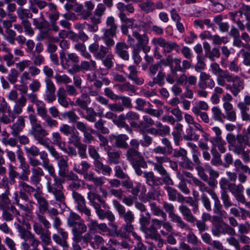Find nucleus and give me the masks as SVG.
<instances>
[{
    "mask_svg": "<svg viewBox=\"0 0 250 250\" xmlns=\"http://www.w3.org/2000/svg\"><path fill=\"white\" fill-rule=\"evenodd\" d=\"M57 100L59 104L62 107L66 108L68 106L67 100V94L63 88H59L57 91Z\"/></svg>",
    "mask_w": 250,
    "mask_h": 250,
    "instance_id": "72a5a7b5",
    "label": "nucleus"
},
{
    "mask_svg": "<svg viewBox=\"0 0 250 250\" xmlns=\"http://www.w3.org/2000/svg\"><path fill=\"white\" fill-rule=\"evenodd\" d=\"M43 168L47 170L49 174L53 178V183L48 181L46 183V189L49 193L53 195L54 200L50 201V204L55 208L66 206L65 196L63 193V187L59 179L58 178L55 168L50 161L43 165Z\"/></svg>",
    "mask_w": 250,
    "mask_h": 250,
    "instance_id": "f257e3e1",
    "label": "nucleus"
},
{
    "mask_svg": "<svg viewBox=\"0 0 250 250\" xmlns=\"http://www.w3.org/2000/svg\"><path fill=\"white\" fill-rule=\"evenodd\" d=\"M105 150L106 151L109 163L113 164L119 163L120 157V154L119 151L112 150L111 147L109 146L105 147Z\"/></svg>",
    "mask_w": 250,
    "mask_h": 250,
    "instance_id": "473e14b6",
    "label": "nucleus"
},
{
    "mask_svg": "<svg viewBox=\"0 0 250 250\" xmlns=\"http://www.w3.org/2000/svg\"><path fill=\"white\" fill-rule=\"evenodd\" d=\"M87 230V226L84 223L83 220L79 222L78 224L72 228V233L73 234L72 240L75 242H80L83 240V234Z\"/></svg>",
    "mask_w": 250,
    "mask_h": 250,
    "instance_id": "dca6fc26",
    "label": "nucleus"
},
{
    "mask_svg": "<svg viewBox=\"0 0 250 250\" xmlns=\"http://www.w3.org/2000/svg\"><path fill=\"white\" fill-rule=\"evenodd\" d=\"M38 115L43 120L49 116L47 113V110L45 107V104L43 101L36 105Z\"/></svg>",
    "mask_w": 250,
    "mask_h": 250,
    "instance_id": "8fccbe9b",
    "label": "nucleus"
},
{
    "mask_svg": "<svg viewBox=\"0 0 250 250\" xmlns=\"http://www.w3.org/2000/svg\"><path fill=\"white\" fill-rule=\"evenodd\" d=\"M230 77L226 78V88L229 90L234 97L238 95L244 88V81L237 75L233 76L229 74Z\"/></svg>",
    "mask_w": 250,
    "mask_h": 250,
    "instance_id": "39448f33",
    "label": "nucleus"
},
{
    "mask_svg": "<svg viewBox=\"0 0 250 250\" xmlns=\"http://www.w3.org/2000/svg\"><path fill=\"white\" fill-rule=\"evenodd\" d=\"M9 191H6L1 194L0 200V209L6 208L10 204L11 201L8 197Z\"/></svg>",
    "mask_w": 250,
    "mask_h": 250,
    "instance_id": "3c124183",
    "label": "nucleus"
},
{
    "mask_svg": "<svg viewBox=\"0 0 250 250\" xmlns=\"http://www.w3.org/2000/svg\"><path fill=\"white\" fill-rule=\"evenodd\" d=\"M18 16L21 21L27 20L28 18H31L32 14L30 10L22 7H19L17 10Z\"/></svg>",
    "mask_w": 250,
    "mask_h": 250,
    "instance_id": "09e8293b",
    "label": "nucleus"
},
{
    "mask_svg": "<svg viewBox=\"0 0 250 250\" xmlns=\"http://www.w3.org/2000/svg\"><path fill=\"white\" fill-rule=\"evenodd\" d=\"M95 167L97 171L100 173L101 172L103 175H110L112 171L111 168L108 165H104L100 161H97L96 163H94Z\"/></svg>",
    "mask_w": 250,
    "mask_h": 250,
    "instance_id": "e433bc0d",
    "label": "nucleus"
},
{
    "mask_svg": "<svg viewBox=\"0 0 250 250\" xmlns=\"http://www.w3.org/2000/svg\"><path fill=\"white\" fill-rule=\"evenodd\" d=\"M229 19L233 22H236L238 27L241 31H244L245 29V26L241 20L242 18L243 14L240 11V10L230 12L229 13Z\"/></svg>",
    "mask_w": 250,
    "mask_h": 250,
    "instance_id": "cd10ccee",
    "label": "nucleus"
},
{
    "mask_svg": "<svg viewBox=\"0 0 250 250\" xmlns=\"http://www.w3.org/2000/svg\"><path fill=\"white\" fill-rule=\"evenodd\" d=\"M83 242L86 243H89L91 247L95 250L98 249L101 245L104 244V241L103 238L96 233L90 234L85 233L83 235Z\"/></svg>",
    "mask_w": 250,
    "mask_h": 250,
    "instance_id": "f3484780",
    "label": "nucleus"
},
{
    "mask_svg": "<svg viewBox=\"0 0 250 250\" xmlns=\"http://www.w3.org/2000/svg\"><path fill=\"white\" fill-rule=\"evenodd\" d=\"M156 162L151 160H148L147 163L149 165L153 166L154 171L158 173L162 177L163 182L168 185H173V182L171 179L169 173L163 166V163H171L170 159L167 156H155Z\"/></svg>",
    "mask_w": 250,
    "mask_h": 250,
    "instance_id": "7ed1b4c3",
    "label": "nucleus"
},
{
    "mask_svg": "<svg viewBox=\"0 0 250 250\" xmlns=\"http://www.w3.org/2000/svg\"><path fill=\"white\" fill-rule=\"evenodd\" d=\"M185 202L192 207V211L194 214L199 213L197 199L193 200L191 197H187L185 198Z\"/></svg>",
    "mask_w": 250,
    "mask_h": 250,
    "instance_id": "13d9d810",
    "label": "nucleus"
},
{
    "mask_svg": "<svg viewBox=\"0 0 250 250\" xmlns=\"http://www.w3.org/2000/svg\"><path fill=\"white\" fill-rule=\"evenodd\" d=\"M179 210L188 222L194 223L196 221V217L193 215L191 210L187 206H180Z\"/></svg>",
    "mask_w": 250,
    "mask_h": 250,
    "instance_id": "2f4dec72",
    "label": "nucleus"
},
{
    "mask_svg": "<svg viewBox=\"0 0 250 250\" xmlns=\"http://www.w3.org/2000/svg\"><path fill=\"white\" fill-rule=\"evenodd\" d=\"M51 136L53 144L58 146L60 149L63 146L65 143L63 141L62 138L59 132H53Z\"/></svg>",
    "mask_w": 250,
    "mask_h": 250,
    "instance_id": "c03bdc74",
    "label": "nucleus"
},
{
    "mask_svg": "<svg viewBox=\"0 0 250 250\" xmlns=\"http://www.w3.org/2000/svg\"><path fill=\"white\" fill-rule=\"evenodd\" d=\"M58 233L53 234L52 238L54 241L63 248V250H68L69 244L67 241L68 238V233L64 229H59Z\"/></svg>",
    "mask_w": 250,
    "mask_h": 250,
    "instance_id": "2eb2a0df",
    "label": "nucleus"
},
{
    "mask_svg": "<svg viewBox=\"0 0 250 250\" xmlns=\"http://www.w3.org/2000/svg\"><path fill=\"white\" fill-rule=\"evenodd\" d=\"M13 199L14 200V204L18 206L19 208L27 213H30L32 212L33 208V205L34 202L33 201H27V203L22 204L20 203V195L18 191H15L14 193Z\"/></svg>",
    "mask_w": 250,
    "mask_h": 250,
    "instance_id": "aec40b11",
    "label": "nucleus"
},
{
    "mask_svg": "<svg viewBox=\"0 0 250 250\" xmlns=\"http://www.w3.org/2000/svg\"><path fill=\"white\" fill-rule=\"evenodd\" d=\"M144 177L146 179V182L147 185L150 186H155L159 185L160 180L154 176V174L152 171H144Z\"/></svg>",
    "mask_w": 250,
    "mask_h": 250,
    "instance_id": "f704fd0d",
    "label": "nucleus"
},
{
    "mask_svg": "<svg viewBox=\"0 0 250 250\" xmlns=\"http://www.w3.org/2000/svg\"><path fill=\"white\" fill-rule=\"evenodd\" d=\"M75 130L74 126H70L67 124H62L59 127V131L66 136H68L73 133Z\"/></svg>",
    "mask_w": 250,
    "mask_h": 250,
    "instance_id": "4d7b16f0",
    "label": "nucleus"
},
{
    "mask_svg": "<svg viewBox=\"0 0 250 250\" xmlns=\"http://www.w3.org/2000/svg\"><path fill=\"white\" fill-rule=\"evenodd\" d=\"M209 71L217 76L216 81L217 84L221 86L226 85V78L230 77L229 72L228 70H224L218 63L215 62H212L210 65Z\"/></svg>",
    "mask_w": 250,
    "mask_h": 250,
    "instance_id": "0eeeda50",
    "label": "nucleus"
},
{
    "mask_svg": "<svg viewBox=\"0 0 250 250\" xmlns=\"http://www.w3.org/2000/svg\"><path fill=\"white\" fill-rule=\"evenodd\" d=\"M140 31L139 25H138V28H135L133 30L132 35L138 41V42L141 46L146 44H148L149 39L148 36L146 34L140 35L138 31Z\"/></svg>",
    "mask_w": 250,
    "mask_h": 250,
    "instance_id": "c9c22d12",
    "label": "nucleus"
},
{
    "mask_svg": "<svg viewBox=\"0 0 250 250\" xmlns=\"http://www.w3.org/2000/svg\"><path fill=\"white\" fill-rule=\"evenodd\" d=\"M19 75L18 70L15 68H12L7 76V79L11 83L14 84L17 82Z\"/></svg>",
    "mask_w": 250,
    "mask_h": 250,
    "instance_id": "0e129e2a",
    "label": "nucleus"
},
{
    "mask_svg": "<svg viewBox=\"0 0 250 250\" xmlns=\"http://www.w3.org/2000/svg\"><path fill=\"white\" fill-rule=\"evenodd\" d=\"M226 140L229 144V149L235 154L239 155L246 148V144L245 138L241 134L237 135L236 137L232 133L228 134Z\"/></svg>",
    "mask_w": 250,
    "mask_h": 250,
    "instance_id": "20e7f679",
    "label": "nucleus"
},
{
    "mask_svg": "<svg viewBox=\"0 0 250 250\" xmlns=\"http://www.w3.org/2000/svg\"><path fill=\"white\" fill-rule=\"evenodd\" d=\"M113 55L110 53L101 60L105 67L110 69L113 66Z\"/></svg>",
    "mask_w": 250,
    "mask_h": 250,
    "instance_id": "69168bd1",
    "label": "nucleus"
},
{
    "mask_svg": "<svg viewBox=\"0 0 250 250\" xmlns=\"http://www.w3.org/2000/svg\"><path fill=\"white\" fill-rule=\"evenodd\" d=\"M40 238L42 245H51L52 240L51 238V232L48 230H45L44 232L39 235Z\"/></svg>",
    "mask_w": 250,
    "mask_h": 250,
    "instance_id": "864d4df0",
    "label": "nucleus"
},
{
    "mask_svg": "<svg viewBox=\"0 0 250 250\" xmlns=\"http://www.w3.org/2000/svg\"><path fill=\"white\" fill-rule=\"evenodd\" d=\"M29 121L32 126L30 133L34 139L38 144L44 146L47 150L49 149L53 146L49 145V139L45 137L48 135V132L42 127L40 123H38L37 117L34 115L29 116Z\"/></svg>",
    "mask_w": 250,
    "mask_h": 250,
    "instance_id": "f03ea898",
    "label": "nucleus"
},
{
    "mask_svg": "<svg viewBox=\"0 0 250 250\" xmlns=\"http://www.w3.org/2000/svg\"><path fill=\"white\" fill-rule=\"evenodd\" d=\"M17 158L20 162L19 168L21 169V175L19 176V179L21 180H29L28 175L30 174L29 165L26 162V159L23 156L22 152L20 149L17 152Z\"/></svg>",
    "mask_w": 250,
    "mask_h": 250,
    "instance_id": "f8f14e48",
    "label": "nucleus"
},
{
    "mask_svg": "<svg viewBox=\"0 0 250 250\" xmlns=\"http://www.w3.org/2000/svg\"><path fill=\"white\" fill-rule=\"evenodd\" d=\"M33 24L35 28L41 30L47 29L48 28V22L46 20L39 21L37 19L35 18L33 19Z\"/></svg>",
    "mask_w": 250,
    "mask_h": 250,
    "instance_id": "e2e57ef3",
    "label": "nucleus"
},
{
    "mask_svg": "<svg viewBox=\"0 0 250 250\" xmlns=\"http://www.w3.org/2000/svg\"><path fill=\"white\" fill-rule=\"evenodd\" d=\"M50 155L57 161L59 175H64L65 171L68 170V158L67 156L62 155L53 146L48 150Z\"/></svg>",
    "mask_w": 250,
    "mask_h": 250,
    "instance_id": "423d86ee",
    "label": "nucleus"
},
{
    "mask_svg": "<svg viewBox=\"0 0 250 250\" xmlns=\"http://www.w3.org/2000/svg\"><path fill=\"white\" fill-rule=\"evenodd\" d=\"M213 144L217 146L221 153H224L226 151L225 146L226 143L224 141L222 137H214L213 139Z\"/></svg>",
    "mask_w": 250,
    "mask_h": 250,
    "instance_id": "6e6d98bb",
    "label": "nucleus"
},
{
    "mask_svg": "<svg viewBox=\"0 0 250 250\" xmlns=\"http://www.w3.org/2000/svg\"><path fill=\"white\" fill-rule=\"evenodd\" d=\"M128 49V46L125 42H117L115 48V53L122 59L128 61L129 59V54L127 50Z\"/></svg>",
    "mask_w": 250,
    "mask_h": 250,
    "instance_id": "5701e85b",
    "label": "nucleus"
},
{
    "mask_svg": "<svg viewBox=\"0 0 250 250\" xmlns=\"http://www.w3.org/2000/svg\"><path fill=\"white\" fill-rule=\"evenodd\" d=\"M171 220L173 222L177 223V226L180 227L182 229H184L185 230H187L188 229V226L186 223H185L181 217L178 215H175L173 216V217L171 218Z\"/></svg>",
    "mask_w": 250,
    "mask_h": 250,
    "instance_id": "052dcab7",
    "label": "nucleus"
},
{
    "mask_svg": "<svg viewBox=\"0 0 250 250\" xmlns=\"http://www.w3.org/2000/svg\"><path fill=\"white\" fill-rule=\"evenodd\" d=\"M118 15L121 21L126 24L128 27H130L132 30H134L135 28H138V24L137 23H134L133 20L127 18L124 12L119 13Z\"/></svg>",
    "mask_w": 250,
    "mask_h": 250,
    "instance_id": "49530a36",
    "label": "nucleus"
},
{
    "mask_svg": "<svg viewBox=\"0 0 250 250\" xmlns=\"http://www.w3.org/2000/svg\"><path fill=\"white\" fill-rule=\"evenodd\" d=\"M211 198L214 200L213 208V212L215 214H217L223 209L222 205L221 204L217 194L212 197Z\"/></svg>",
    "mask_w": 250,
    "mask_h": 250,
    "instance_id": "680f3d73",
    "label": "nucleus"
},
{
    "mask_svg": "<svg viewBox=\"0 0 250 250\" xmlns=\"http://www.w3.org/2000/svg\"><path fill=\"white\" fill-rule=\"evenodd\" d=\"M110 141L115 144V145L120 148H127L128 144L126 141L128 139V137L125 134H111L109 136Z\"/></svg>",
    "mask_w": 250,
    "mask_h": 250,
    "instance_id": "412c9836",
    "label": "nucleus"
},
{
    "mask_svg": "<svg viewBox=\"0 0 250 250\" xmlns=\"http://www.w3.org/2000/svg\"><path fill=\"white\" fill-rule=\"evenodd\" d=\"M80 68L83 71H92L96 69V62L90 59L89 62L82 61L80 65Z\"/></svg>",
    "mask_w": 250,
    "mask_h": 250,
    "instance_id": "37998d69",
    "label": "nucleus"
},
{
    "mask_svg": "<svg viewBox=\"0 0 250 250\" xmlns=\"http://www.w3.org/2000/svg\"><path fill=\"white\" fill-rule=\"evenodd\" d=\"M128 70L129 72L127 77L128 79L132 80L134 83L137 85H142L144 83L143 78L138 77V71H137V67L134 65H129L128 67Z\"/></svg>",
    "mask_w": 250,
    "mask_h": 250,
    "instance_id": "b1692460",
    "label": "nucleus"
},
{
    "mask_svg": "<svg viewBox=\"0 0 250 250\" xmlns=\"http://www.w3.org/2000/svg\"><path fill=\"white\" fill-rule=\"evenodd\" d=\"M31 64L30 60H24L16 63V68L20 72H23L26 68L29 67Z\"/></svg>",
    "mask_w": 250,
    "mask_h": 250,
    "instance_id": "774afa93",
    "label": "nucleus"
},
{
    "mask_svg": "<svg viewBox=\"0 0 250 250\" xmlns=\"http://www.w3.org/2000/svg\"><path fill=\"white\" fill-rule=\"evenodd\" d=\"M212 117L214 121L224 123L225 115L222 112L221 109L217 106H213L211 108Z\"/></svg>",
    "mask_w": 250,
    "mask_h": 250,
    "instance_id": "ea45409f",
    "label": "nucleus"
},
{
    "mask_svg": "<svg viewBox=\"0 0 250 250\" xmlns=\"http://www.w3.org/2000/svg\"><path fill=\"white\" fill-rule=\"evenodd\" d=\"M88 49L95 58L98 60L105 58L107 54L110 53L108 48L103 45L99 46L97 42L91 44L88 47Z\"/></svg>",
    "mask_w": 250,
    "mask_h": 250,
    "instance_id": "ddd939ff",
    "label": "nucleus"
},
{
    "mask_svg": "<svg viewBox=\"0 0 250 250\" xmlns=\"http://www.w3.org/2000/svg\"><path fill=\"white\" fill-rule=\"evenodd\" d=\"M146 124L144 122H140L138 125L139 132L143 136L144 141H141V145L144 147H148L152 141V138L147 135Z\"/></svg>",
    "mask_w": 250,
    "mask_h": 250,
    "instance_id": "a878e982",
    "label": "nucleus"
},
{
    "mask_svg": "<svg viewBox=\"0 0 250 250\" xmlns=\"http://www.w3.org/2000/svg\"><path fill=\"white\" fill-rule=\"evenodd\" d=\"M211 231L212 234L216 237H219L221 234L233 236L236 234L234 229L224 221L212 227Z\"/></svg>",
    "mask_w": 250,
    "mask_h": 250,
    "instance_id": "9d476101",
    "label": "nucleus"
},
{
    "mask_svg": "<svg viewBox=\"0 0 250 250\" xmlns=\"http://www.w3.org/2000/svg\"><path fill=\"white\" fill-rule=\"evenodd\" d=\"M27 100L23 95L20 96L15 103L12 113L15 117V118H16L18 115L21 114L22 113V108L25 106Z\"/></svg>",
    "mask_w": 250,
    "mask_h": 250,
    "instance_id": "393cba45",
    "label": "nucleus"
},
{
    "mask_svg": "<svg viewBox=\"0 0 250 250\" xmlns=\"http://www.w3.org/2000/svg\"><path fill=\"white\" fill-rule=\"evenodd\" d=\"M72 196L74 200L75 208L77 210L87 217L90 216L91 210L87 208L84 197L76 191H73Z\"/></svg>",
    "mask_w": 250,
    "mask_h": 250,
    "instance_id": "1a4fd4ad",
    "label": "nucleus"
},
{
    "mask_svg": "<svg viewBox=\"0 0 250 250\" xmlns=\"http://www.w3.org/2000/svg\"><path fill=\"white\" fill-rule=\"evenodd\" d=\"M91 102V100L87 93H82L80 97L78 98L75 103L71 104L75 106H78L83 109H86L88 107L87 105Z\"/></svg>",
    "mask_w": 250,
    "mask_h": 250,
    "instance_id": "c756f323",
    "label": "nucleus"
},
{
    "mask_svg": "<svg viewBox=\"0 0 250 250\" xmlns=\"http://www.w3.org/2000/svg\"><path fill=\"white\" fill-rule=\"evenodd\" d=\"M221 199L226 209H228L232 206V203L230 199L227 191H221Z\"/></svg>",
    "mask_w": 250,
    "mask_h": 250,
    "instance_id": "603ef678",
    "label": "nucleus"
},
{
    "mask_svg": "<svg viewBox=\"0 0 250 250\" xmlns=\"http://www.w3.org/2000/svg\"><path fill=\"white\" fill-rule=\"evenodd\" d=\"M183 126L182 124L177 123L176 124L174 128V130L172 132V135L173 137L175 144L176 145H179L180 135L183 131Z\"/></svg>",
    "mask_w": 250,
    "mask_h": 250,
    "instance_id": "79ce46f5",
    "label": "nucleus"
},
{
    "mask_svg": "<svg viewBox=\"0 0 250 250\" xmlns=\"http://www.w3.org/2000/svg\"><path fill=\"white\" fill-rule=\"evenodd\" d=\"M125 156L127 160L130 162L132 166L139 164L142 168H146L147 167V164L144 157L138 150L129 148L125 154Z\"/></svg>",
    "mask_w": 250,
    "mask_h": 250,
    "instance_id": "6e6552de",
    "label": "nucleus"
},
{
    "mask_svg": "<svg viewBox=\"0 0 250 250\" xmlns=\"http://www.w3.org/2000/svg\"><path fill=\"white\" fill-rule=\"evenodd\" d=\"M95 127L100 132L104 134H108L109 129L104 126V121L102 119L99 120L94 125Z\"/></svg>",
    "mask_w": 250,
    "mask_h": 250,
    "instance_id": "338daca9",
    "label": "nucleus"
},
{
    "mask_svg": "<svg viewBox=\"0 0 250 250\" xmlns=\"http://www.w3.org/2000/svg\"><path fill=\"white\" fill-rule=\"evenodd\" d=\"M60 57L62 66L65 69L71 66L74 63H78L80 61L79 56L74 53L67 54V57L65 59V62L62 60V57L61 55Z\"/></svg>",
    "mask_w": 250,
    "mask_h": 250,
    "instance_id": "bb28decb",
    "label": "nucleus"
},
{
    "mask_svg": "<svg viewBox=\"0 0 250 250\" xmlns=\"http://www.w3.org/2000/svg\"><path fill=\"white\" fill-rule=\"evenodd\" d=\"M149 206L153 214L161 216L164 221L166 220L167 214L159 207L157 206L155 203H150Z\"/></svg>",
    "mask_w": 250,
    "mask_h": 250,
    "instance_id": "a18cd8bd",
    "label": "nucleus"
},
{
    "mask_svg": "<svg viewBox=\"0 0 250 250\" xmlns=\"http://www.w3.org/2000/svg\"><path fill=\"white\" fill-rule=\"evenodd\" d=\"M192 181L195 186L198 187L199 190L203 193L205 192L208 193L211 197L216 194L213 190L209 188L204 183L201 181L198 178L196 177L193 178Z\"/></svg>",
    "mask_w": 250,
    "mask_h": 250,
    "instance_id": "7c9ffc66",
    "label": "nucleus"
},
{
    "mask_svg": "<svg viewBox=\"0 0 250 250\" xmlns=\"http://www.w3.org/2000/svg\"><path fill=\"white\" fill-rule=\"evenodd\" d=\"M31 171V175L29 181L32 185L38 186L42 180V177L44 174V171L40 167H33Z\"/></svg>",
    "mask_w": 250,
    "mask_h": 250,
    "instance_id": "4be33fe9",
    "label": "nucleus"
},
{
    "mask_svg": "<svg viewBox=\"0 0 250 250\" xmlns=\"http://www.w3.org/2000/svg\"><path fill=\"white\" fill-rule=\"evenodd\" d=\"M25 126V120L22 116H20L17 119L16 122L11 126L12 129L11 134L16 137L22 130Z\"/></svg>",
    "mask_w": 250,
    "mask_h": 250,
    "instance_id": "c85d7f7f",
    "label": "nucleus"
},
{
    "mask_svg": "<svg viewBox=\"0 0 250 250\" xmlns=\"http://www.w3.org/2000/svg\"><path fill=\"white\" fill-rule=\"evenodd\" d=\"M146 234L147 238L151 239L155 242V243H154L153 242H150L147 241L149 244H152L154 247L159 248L163 247L164 241L161 238L160 235L158 233V230L155 228H153V227L150 226L148 228L146 229Z\"/></svg>",
    "mask_w": 250,
    "mask_h": 250,
    "instance_id": "4468645a",
    "label": "nucleus"
},
{
    "mask_svg": "<svg viewBox=\"0 0 250 250\" xmlns=\"http://www.w3.org/2000/svg\"><path fill=\"white\" fill-rule=\"evenodd\" d=\"M86 220L88 221L87 225L88 228V231L86 233H90V234L95 233L99 224L97 221L95 220L90 219V216L87 217Z\"/></svg>",
    "mask_w": 250,
    "mask_h": 250,
    "instance_id": "5fc2aeb1",
    "label": "nucleus"
},
{
    "mask_svg": "<svg viewBox=\"0 0 250 250\" xmlns=\"http://www.w3.org/2000/svg\"><path fill=\"white\" fill-rule=\"evenodd\" d=\"M22 180L19 182L18 187L21 199L24 201H31L29 199L28 195L32 194L36 189L27 183Z\"/></svg>",
    "mask_w": 250,
    "mask_h": 250,
    "instance_id": "a211bd4d",
    "label": "nucleus"
},
{
    "mask_svg": "<svg viewBox=\"0 0 250 250\" xmlns=\"http://www.w3.org/2000/svg\"><path fill=\"white\" fill-rule=\"evenodd\" d=\"M113 205L117 211L120 217L123 218L126 223H132L134 220V215L131 210L125 212V207L117 200L112 201Z\"/></svg>",
    "mask_w": 250,
    "mask_h": 250,
    "instance_id": "9b49d317",
    "label": "nucleus"
},
{
    "mask_svg": "<svg viewBox=\"0 0 250 250\" xmlns=\"http://www.w3.org/2000/svg\"><path fill=\"white\" fill-rule=\"evenodd\" d=\"M15 119V117L12 113V111L0 112V122L4 124H10Z\"/></svg>",
    "mask_w": 250,
    "mask_h": 250,
    "instance_id": "4c0bfd02",
    "label": "nucleus"
},
{
    "mask_svg": "<svg viewBox=\"0 0 250 250\" xmlns=\"http://www.w3.org/2000/svg\"><path fill=\"white\" fill-rule=\"evenodd\" d=\"M33 196L37 200L39 205V210L41 213L44 214L48 209V202L47 200L42 195V191L40 188H36V192L34 194Z\"/></svg>",
    "mask_w": 250,
    "mask_h": 250,
    "instance_id": "6ab92c4d",
    "label": "nucleus"
},
{
    "mask_svg": "<svg viewBox=\"0 0 250 250\" xmlns=\"http://www.w3.org/2000/svg\"><path fill=\"white\" fill-rule=\"evenodd\" d=\"M81 221L82 220L78 214L74 212H70L67 218V224L69 227L72 228Z\"/></svg>",
    "mask_w": 250,
    "mask_h": 250,
    "instance_id": "58836bf2",
    "label": "nucleus"
},
{
    "mask_svg": "<svg viewBox=\"0 0 250 250\" xmlns=\"http://www.w3.org/2000/svg\"><path fill=\"white\" fill-rule=\"evenodd\" d=\"M24 149L27 156L31 155L33 157H36L39 155L40 152L39 148L35 145H32L30 147L25 146Z\"/></svg>",
    "mask_w": 250,
    "mask_h": 250,
    "instance_id": "bf43d9fd",
    "label": "nucleus"
},
{
    "mask_svg": "<svg viewBox=\"0 0 250 250\" xmlns=\"http://www.w3.org/2000/svg\"><path fill=\"white\" fill-rule=\"evenodd\" d=\"M17 229L19 233L20 237L25 241H29L34 234L30 231L26 230L24 227L21 225H18Z\"/></svg>",
    "mask_w": 250,
    "mask_h": 250,
    "instance_id": "a19ab883",
    "label": "nucleus"
},
{
    "mask_svg": "<svg viewBox=\"0 0 250 250\" xmlns=\"http://www.w3.org/2000/svg\"><path fill=\"white\" fill-rule=\"evenodd\" d=\"M19 175V173L17 171V167L11 164H9L8 165V177L11 184L16 182L15 178Z\"/></svg>",
    "mask_w": 250,
    "mask_h": 250,
    "instance_id": "de8ad7c7",
    "label": "nucleus"
}]
</instances>
